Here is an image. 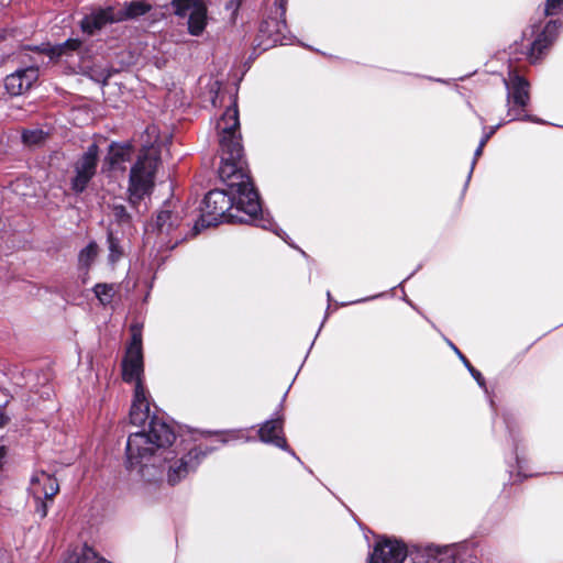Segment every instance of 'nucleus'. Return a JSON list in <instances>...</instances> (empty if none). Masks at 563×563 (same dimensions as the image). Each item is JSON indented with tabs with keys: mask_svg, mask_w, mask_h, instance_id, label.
<instances>
[{
	"mask_svg": "<svg viewBox=\"0 0 563 563\" xmlns=\"http://www.w3.org/2000/svg\"><path fill=\"white\" fill-rule=\"evenodd\" d=\"M101 77H102L103 80H106L109 77V75H103L102 74Z\"/></svg>",
	"mask_w": 563,
	"mask_h": 563,
	"instance_id": "ea45409f",
	"label": "nucleus"
},
{
	"mask_svg": "<svg viewBox=\"0 0 563 563\" xmlns=\"http://www.w3.org/2000/svg\"><path fill=\"white\" fill-rule=\"evenodd\" d=\"M98 254V246L96 243H89L81 252L79 253V265L82 268H89L93 263Z\"/></svg>",
	"mask_w": 563,
	"mask_h": 563,
	"instance_id": "b1692460",
	"label": "nucleus"
},
{
	"mask_svg": "<svg viewBox=\"0 0 563 563\" xmlns=\"http://www.w3.org/2000/svg\"><path fill=\"white\" fill-rule=\"evenodd\" d=\"M31 490L33 495L41 499L52 500L53 497L58 493L59 485L57 479L46 472H37L31 478Z\"/></svg>",
	"mask_w": 563,
	"mask_h": 563,
	"instance_id": "2eb2a0df",
	"label": "nucleus"
},
{
	"mask_svg": "<svg viewBox=\"0 0 563 563\" xmlns=\"http://www.w3.org/2000/svg\"><path fill=\"white\" fill-rule=\"evenodd\" d=\"M499 126H500V124L490 128V130L483 135V137L481 139L482 145H486L487 141L490 139V136L496 132V130Z\"/></svg>",
	"mask_w": 563,
	"mask_h": 563,
	"instance_id": "c756f323",
	"label": "nucleus"
},
{
	"mask_svg": "<svg viewBox=\"0 0 563 563\" xmlns=\"http://www.w3.org/2000/svg\"><path fill=\"white\" fill-rule=\"evenodd\" d=\"M217 130L220 148L232 147L234 142L241 143L239 111L235 103L228 107L218 120Z\"/></svg>",
	"mask_w": 563,
	"mask_h": 563,
	"instance_id": "9b49d317",
	"label": "nucleus"
},
{
	"mask_svg": "<svg viewBox=\"0 0 563 563\" xmlns=\"http://www.w3.org/2000/svg\"><path fill=\"white\" fill-rule=\"evenodd\" d=\"M219 176L231 195L236 196L238 209L243 210L250 219H254L262 207L258 194L246 170L241 143L234 142L232 147L220 148Z\"/></svg>",
	"mask_w": 563,
	"mask_h": 563,
	"instance_id": "f03ea898",
	"label": "nucleus"
},
{
	"mask_svg": "<svg viewBox=\"0 0 563 563\" xmlns=\"http://www.w3.org/2000/svg\"><path fill=\"white\" fill-rule=\"evenodd\" d=\"M80 45H81L80 40L69 38L66 42H64L63 44L55 46L52 49V53L56 56H62V55L68 54L69 52L77 51L80 47Z\"/></svg>",
	"mask_w": 563,
	"mask_h": 563,
	"instance_id": "a878e982",
	"label": "nucleus"
},
{
	"mask_svg": "<svg viewBox=\"0 0 563 563\" xmlns=\"http://www.w3.org/2000/svg\"><path fill=\"white\" fill-rule=\"evenodd\" d=\"M147 132H148V133H150V132H153V133H154V132H155V129H154V128H152V129H147Z\"/></svg>",
	"mask_w": 563,
	"mask_h": 563,
	"instance_id": "a19ab883",
	"label": "nucleus"
},
{
	"mask_svg": "<svg viewBox=\"0 0 563 563\" xmlns=\"http://www.w3.org/2000/svg\"><path fill=\"white\" fill-rule=\"evenodd\" d=\"M111 216L119 224H125L130 221V214L122 205H113L111 208Z\"/></svg>",
	"mask_w": 563,
	"mask_h": 563,
	"instance_id": "bb28decb",
	"label": "nucleus"
},
{
	"mask_svg": "<svg viewBox=\"0 0 563 563\" xmlns=\"http://www.w3.org/2000/svg\"><path fill=\"white\" fill-rule=\"evenodd\" d=\"M117 9L115 5H109L107 8H92L80 22V26L84 33L89 35L95 34L108 24L117 23Z\"/></svg>",
	"mask_w": 563,
	"mask_h": 563,
	"instance_id": "f8f14e48",
	"label": "nucleus"
},
{
	"mask_svg": "<svg viewBox=\"0 0 563 563\" xmlns=\"http://www.w3.org/2000/svg\"><path fill=\"white\" fill-rule=\"evenodd\" d=\"M484 146L485 145H482V142L479 141V144H478V146H477V148H476V151L474 153V159H473V163H472V169L474 168V165H475L477 158L482 155Z\"/></svg>",
	"mask_w": 563,
	"mask_h": 563,
	"instance_id": "7c9ffc66",
	"label": "nucleus"
},
{
	"mask_svg": "<svg viewBox=\"0 0 563 563\" xmlns=\"http://www.w3.org/2000/svg\"><path fill=\"white\" fill-rule=\"evenodd\" d=\"M150 406L144 386L139 382L134 388V399L130 410V421L134 426L143 424L148 418Z\"/></svg>",
	"mask_w": 563,
	"mask_h": 563,
	"instance_id": "f3484780",
	"label": "nucleus"
},
{
	"mask_svg": "<svg viewBox=\"0 0 563 563\" xmlns=\"http://www.w3.org/2000/svg\"><path fill=\"white\" fill-rule=\"evenodd\" d=\"M181 223L183 216L180 211L161 210L151 225V230L146 232L147 242L153 240L158 249L173 250L187 238V234L180 229Z\"/></svg>",
	"mask_w": 563,
	"mask_h": 563,
	"instance_id": "39448f33",
	"label": "nucleus"
},
{
	"mask_svg": "<svg viewBox=\"0 0 563 563\" xmlns=\"http://www.w3.org/2000/svg\"><path fill=\"white\" fill-rule=\"evenodd\" d=\"M243 210L238 209V199L235 195H231L230 190L214 189L210 190L203 200V208L201 214L202 225H216L218 222L227 218L228 220L238 219L239 221H246L238 213Z\"/></svg>",
	"mask_w": 563,
	"mask_h": 563,
	"instance_id": "423d86ee",
	"label": "nucleus"
},
{
	"mask_svg": "<svg viewBox=\"0 0 563 563\" xmlns=\"http://www.w3.org/2000/svg\"><path fill=\"white\" fill-rule=\"evenodd\" d=\"M158 164L159 146L156 143L143 146L130 170L128 191L131 203L135 205L151 194Z\"/></svg>",
	"mask_w": 563,
	"mask_h": 563,
	"instance_id": "20e7f679",
	"label": "nucleus"
},
{
	"mask_svg": "<svg viewBox=\"0 0 563 563\" xmlns=\"http://www.w3.org/2000/svg\"><path fill=\"white\" fill-rule=\"evenodd\" d=\"M471 375L475 378V380L478 383V385L481 387H483V388L485 387V379H484V377L482 376V374L477 369L472 368V374Z\"/></svg>",
	"mask_w": 563,
	"mask_h": 563,
	"instance_id": "c85d7f7f",
	"label": "nucleus"
},
{
	"mask_svg": "<svg viewBox=\"0 0 563 563\" xmlns=\"http://www.w3.org/2000/svg\"><path fill=\"white\" fill-rule=\"evenodd\" d=\"M172 5L178 16H188V32L199 36L208 23L207 7L202 0H173Z\"/></svg>",
	"mask_w": 563,
	"mask_h": 563,
	"instance_id": "6e6552de",
	"label": "nucleus"
},
{
	"mask_svg": "<svg viewBox=\"0 0 563 563\" xmlns=\"http://www.w3.org/2000/svg\"><path fill=\"white\" fill-rule=\"evenodd\" d=\"M450 346L453 349V351H454L459 356H460V354H462V353L460 352V350H459V349H457L453 343H451V342H450Z\"/></svg>",
	"mask_w": 563,
	"mask_h": 563,
	"instance_id": "f704fd0d",
	"label": "nucleus"
},
{
	"mask_svg": "<svg viewBox=\"0 0 563 563\" xmlns=\"http://www.w3.org/2000/svg\"><path fill=\"white\" fill-rule=\"evenodd\" d=\"M47 133L41 129L25 130L22 133V140L26 145H38L45 141Z\"/></svg>",
	"mask_w": 563,
	"mask_h": 563,
	"instance_id": "393cba45",
	"label": "nucleus"
},
{
	"mask_svg": "<svg viewBox=\"0 0 563 563\" xmlns=\"http://www.w3.org/2000/svg\"><path fill=\"white\" fill-rule=\"evenodd\" d=\"M133 148L131 144L123 143H112L109 146V152L106 157V163L109 165L111 169H125V163L129 162L132 157Z\"/></svg>",
	"mask_w": 563,
	"mask_h": 563,
	"instance_id": "6ab92c4d",
	"label": "nucleus"
},
{
	"mask_svg": "<svg viewBox=\"0 0 563 563\" xmlns=\"http://www.w3.org/2000/svg\"><path fill=\"white\" fill-rule=\"evenodd\" d=\"M465 366L467 367V369L472 374V368H474V367L470 364V362L467 364H465Z\"/></svg>",
	"mask_w": 563,
	"mask_h": 563,
	"instance_id": "58836bf2",
	"label": "nucleus"
},
{
	"mask_svg": "<svg viewBox=\"0 0 563 563\" xmlns=\"http://www.w3.org/2000/svg\"><path fill=\"white\" fill-rule=\"evenodd\" d=\"M98 166V146L91 144L87 151L74 164V177L71 178V188L76 192L86 189L89 181L96 175Z\"/></svg>",
	"mask_w": 563,
	"mask_h": 563,
	"instance_id": "9d476101",
	"label": "nucleus"
},
{
	"mask_svg": "<svg viewBox=\"0 0 563 563\" xmlns=\"http://www.w3.org/2000/svg\"><path fill=\"white\" fill-rule=\"evenodd\" d=\"M507 88V102L509 104L508 117L509 121L512 120H527L540 123L541 121L531 115H521L516 107L523 109L530 99L529 96V82L517 73L512 71L509 74V79L505 80Z\"/></svg>",
	"mask_w": 563,
	"mask_h": 563,
	"instance_id": "0eeeda50",
	"label": "nucleus"
},
{
	"mask_svg": "<svg viewBox=\"0 0 563 563\" xmlns=\"http://www.w3.org/2000/svg\"><path fill=\"white\" fill-rule=\"evenodd\" d=\"M37 511L41 512V516L42 517H45L46 516V505L45 504H42L41 508L37 509Z\"/></svg>",
	"mask_w": 563,
	"mask_h": 563,
	"instance_id": "72a5a7b5",
	"label": "nucleus"
},
{
	"mask_svg": "<svg viewBox=\"0 0 563 563\" xmlns=\"http://www.w3.org/2000/svg\"><path fill=\"white\" fill-rule=\"evenodd\" d=\"M123 379L125 382H141L143 374V353H142V334L136 327L132 328V339L126 350V355L122 363Z\"/></svg>",
	"mask_w": 563,
	"mask_h": 563,
	"instance_id": "1a4fd4ad",
	"label": "nucleus"
},
{
	"mask_svg": "<svg viewBox=\"0 0 563 563\" xmlns=\"http://www.w3.org/2000/svg\"><path fill=\"white\" fill-rule=\"evenodd\" d=\"M450 346L453 349V351H454L459 356H460V354H462V353L460 352V350H459V349H457L453 343H451V342H450Z\"/></svg>",
	"mask_w": 563,
	"mask_h": 563,
	"instance_id": "c9c22d12",
	"label": "nucleus"
},
{
	"mask_svg": "<svg viewBox=\"0 0 563 563\" xmlns=\"http://www.w3.org/2000/svg\"><path fill=\"white\" fill-rule=\"evenodd\" d=\"M283 418L277 417L263 423L258 430L260 440L279 449L288 450L287 441L283 433Z\"/></svg>",
	"mask_w": 563,
	"mask_h": 563,
	"instance_id": "dca6fc26",
	"label": "nucleus"
},
{
	"mask_svg": "<svg viewBox=\"0 0 563 563\" xmlns=\"http://www.w3.org/2000/svg\"><path fill=\"white\" fill-rule=\"evenodd\" d=\"M175 440L173 429L163 420L153 418L148 430L130 434L126 442V467L135 472L145 485L162 483L164 475L169 485H176L194 472L211 450L194 448L179 459L169 446Z\"/></svg>",
	"mask_w": 563,
	"mask_h": 563,
	"instance_id": "f257e3e1",
	"label": "nucleus"
},
{
	"mask_svg": "<svg viewBox=\"0 0 563 563\" xmlns=\"http://www.w3.org/2000/svg\"><path fill=\"white\" fill-rule=\"evenodd\" d=\"M117 9V20L122 22L129 19H135L137 16L144 15L151 10V5L141 0H134L130 2H125L122 5H115Z\"/></svg>",
	"mask_w": 563,
	"mask_h": 563,
	"instance_id": "aec40b11",
	"label": "nucleus"
},
{
	"mask_svg": "<svg viewBox=\"0 0 563 563\" xmlns=\"http://www.w3.org/2000/svg\"><path fill=\"white\" fill-rule=\"evenodd\" d=\"M450 547L428 545L423 549L408 551L397 540L386 539L378 542L371 555V563H454Z\"/></svg>",
	"mask_w": 563,
	"mask_h": 563,
	"instance_id": "7ed1b4c3",
	"label": "nucleus"
},
{
	"mask_svg": "<svg viewBox=\"0 0 563 563\" xmlns=\"http://www.w3.org/2000/svg\"><path fill=\"white\" fill-rule=\"evenodd\" d=\"M563 12V0H547L545 14L555 15Z\"/></svg>",
	"mask_w": 563,
	"mask_h": 563,
	"instance_id": "cd10ccee",
	"label": "nucleus"
},
{
	"mask_svg": "<svg viewBox=\"0 0 563 563\" xmlns=\"http://www.w3.org/2000/svg\"><path fill=\"white\" fill-rule=\"evenodd\" d=\"M275 4L279 9V20H267L261 25L260 31L267 35L273 43L286 44L284 31L286 30L285 14L287 0H275Z\"/></svg>",
	"mask_w": 563,
	"mask_h": 563,
	"instance_id": "4468645a",
	"label": "nucleus"
},
{
	"mask_svg": "<svg viewBox=\"0 0 563 563\" xmlns=\"http://www.w3.org/2000/svg\"><path fill=\"white\" fill-rule=\"evenodd\" d=\"M93 292L101 305H109L114 296V286L112 284H97L93 287Z\"/></svg>",
	"mask_w": 563,
	"mask_h": 563,
	"instance_id": "4be33fe9",
	"label": "nucleus"
},
{
	"mask_svg": "<svg viewBox=\"0 0 563 563\" xmlns=\"http://www.w3.org/2000/svg\"><path fill=\"white\" fill-rule=\"evenodd\" d=\"M37 78L38 69L34 66H30L7 76L4 86L10 95L20 96L27 91Z\"/></svg>",
	"mask_w": 563,
	"mask_h": 563,
	"instance_id": "ddd939ff",
	"label": "nucleus"
},
{
	"mask_svg": "<svg viewBox=\"0 0 563 563\" xmlns=\"http://www.w3.org/2000/svg\"><path fill=\"white\" fill-rule=\"evenodd\" d=\"M460 358L462 360L464 365L468 363L467 358L463 354H460Z\"/></svg>",
	"mask_w": 563,
	"mask_h": 563,
	"instance_id": "e433bc0d",
	"label": "nucleus"
},
{
	"mask_svg": "<svg viewBox=\"0 0 563 563\" xmlns=\"http://www.w3.org/2000/svg\"><path fill=\"white\" fill-rule=\"evenodd\" d=\"M108 244H109V255L108 262L111 265H114L123 256V250L120 245V241L113 235L110 231L108 233Z\"/></svg>",
	"mask_w": 563,
	"mask_h": 563,
	"instance_id": "5701e85b",
	"label": "nucleus"
},
{
	"mask_svg": "<svg viewBox=\"0 0 563 563\" xmlns=\"http://www.w3.org/2000/svg\"><path fill=\"white\" fill-rule=\"evenodd\" d=\"M465 366L467 367V369L472 374V368H474V367L470 364V362L467 364H465Z\"/></svg>",
	"mask_w": 563,
	"mask_h": 563,
	"instance_id": "4c0bfd02",
	"label": "nucleus"
},
{
	"mask_svg": "<svg viewBox=\"0 0 563 563\" xmlns=\"http://www.w3.org/2000/svg\"><path fill=\"white\" fill-rule=\"evenodd\" d=\"M262 228L264 229H267V230H274V223L271 221V220H267V219H264L262 218L260 220V224Z\"/></svg>",
	"mask_w": 563,
	"mask_h": 563,
	"instance_id": "2f4dec72",
	"label": "nucleus"
},
{
	"mask_svg": "<svg viewBox=\"0 0 563 563\" xmlns=\"http://www.w3.org/2000/svg\"><path fill=\"white\" fill-rule=\"evenodd\" d=\"M561 24L558 21H550L541 34L532 42L530 47V59L536 62L541 56L544 48H547L556 37Z\"/></svg>",
	"mask_w": 563,
	"mask_h": 563,
	"instance_id": "a211bd4d",
	"label": "nucleus"
},
{
	"mask_svg": "<svg viewBox=\"0 0 563 563\" xmlns=\"http://www.w3.org/2000/svg\"><path fill=\"white\" fill-rule=\"evenodd\" d=\"M64 563H111L100 558L91 548L84 545L67 556Z\"/></svg>",
	"mask_w": 563,
	"mask_h": 563,
	"instance_id": "412c9836",
	"label": "nucleus"
},
{
	"mask_svg": "<svg viewBox=\"0 0 563 563\" xmlns=\"http://www.w3.org/2000/svg\"><path fill=\"white\" fill-rule=\"evenodd\" d=\"M9 418L4 415L0 408V427H3L8 422Z\"/></svg>",
	"mask_w": 563,
	"mask_h": 563,
	"instance_id": "473e14b6",
	"label": "nucleus"
}]
</instances>
